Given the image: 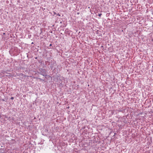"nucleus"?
Returning a JSON list of instances; mask_svg holds the SVG:
<instances>
[{
	"label": "nucleus",
	"mask_w": 153,
	"mask_h": 153,
	"mask_svg": "<svg viewBox=\"0 0 153 153\" xmlns=\"http://www.w3.org/2000/svg\"><path fill=\"white\" fill-rule=\"evenodd\" d=\"M43 76H47L48 77V78H52L51 77V76H49V75H48V76H47V75H45V74H42Z\"/></svg>",
	"instance_id": "nucleus-1"
},
{
	"label": "nucleus",
	"mask_w": 153,
	"mask_h": 153,
	"mask_svg": "<svg viewBox=\"0 0 153 153\" xmlns=\"http://www.w3.org/2000/svg\"><path fill=\"white\" fill-rule=\"evenodd\" d=\"M101 15H102V14L100 13V14H98V15L100 17V16H101Z\"/></svg>",
	"instance_id": "nucleus-2"
},
{
	"label": "nucleus",
	"mask_w": 153,
	"mask_h": 153,
	"mask_svg": "<svg viewBox=\"0 0 153 153\" xmlns=\"http://www.w3.org/2000/svg\"><path fill=\"white\" fill-rule=\"evenodd\" d=\"M53 13H54V15H56V12H53Z\"/></svg>",
	"instance_id": "nucleus-5"
},
{
	"label": "nucleus",
	"mask_w": 153,
	"mask_h": 153,
	"mask_svg": "<svg viewBox=\"0 0 153 153\" xmlns=\"http://www.w3.org/2000/svg\"><path fill=\"white\" fill-rule=\"evenodd\" d=\"M14 99V97H11V100H13Z\"/></svg>",
	"instance_id": "nucleus-3"
},
{
	"label": "nucleus",
	"mask_w": 153,
	"mask_h": 153,
	"mask_svg": "<svg viewBox=\"0 0 153 153\" xmlns=\"http://www.w3.org/2000/svg\"><path fill=\"white\" fill-rule=\"evenodd\" d=\"M38 79H40V80H42V79H41L40 78H38Z\"/></svg>",
	"instance_id": "nucleus-6"
},
{
	"label": "nucleus",
	"mask_w": 153,
	"mask_h": 153,
	"mask_svg": "<svg viewBox=\"0 0 153 153\" xmlns=\"http://www.w3.org/2000/svg\"><path fill=\"white\" fill-rule=\"evenodd\" d=\"M43 71H44L45 72V70H43Z\"/></svg>",
	"instance_id": "nucleus-7"
},
{
	"label": "nucleus",
	"mask_w": 153,
	"mask_h": 153,
	"mask_svg": "<svg viewBox=\"0 0 153 153\" xmlns=\"http://www.w3.org/2000/svg\"><path fill=\"white\" fill-rule=\"evenodd\" d=\"M51 44H50V46H51Z\"/></svg>",
	"instance_id": "nucleus-8"
},
{
	"label": "nucleus",
	"mask_w": 153,
	"mask_h": 153,
	"mask_svg": "<svg viewBox=\"0 0 153 153\" xmlns=\"http://www.w3.org/2000/svg\"><path fill=\"white\" fill-rule=\"evenodd\" d=\"M57 15L58 16H60V14H59V13H58V14H57Z\"/></svg>",
	"instance_id": "nucleus-4"
}]
</instances>
